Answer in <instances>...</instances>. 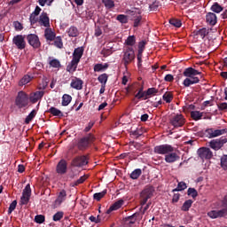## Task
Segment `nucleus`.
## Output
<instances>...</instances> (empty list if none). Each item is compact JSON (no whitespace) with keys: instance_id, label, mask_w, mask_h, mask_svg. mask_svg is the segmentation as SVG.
Wrapping results in <instances>:
<instances>
[{"instance_id":"obj_1","label":"nucleus","mask_w":227,"mask_h":227,"mask_svg":"<svg viewBox=\"0 0 227 227\" xmlns=\"http://www.w3.org/2000/svg\"><path fill=\"white\" fill-rule=\"evenodd\" d=\"M82 54H84V48L78 47L74 49L73 52V59L67 66V72H69V74H74V72L77 70V67L81 61V58H82Z\"/></svg>"},{"instance_id":"obj_2","label":"nucleus","mask_w":227,"mask_h":227,"mask_svg":"<svg viewBox=\"0 0 227 227\" xmlns=\"http://www.w3.org/2000/svg\"><path fill=\"white\" fill-rule=\"evenodd\" d=\"M97 138L95 137V135L93 133H89L85 137L80 138L76 144V146L80 152H84L95 143V140Z\"/></svg>"},{"instance_id":"obj_3","label":"nucleus","mask_w":227,"mask_h":227,"mask_svg":"<svg viewBox=\"0 0 227 227\" xmlns=\"http://www.w3.org/2000/svg\"><path fill=\"white\" fill-rule=\"evenodd\" d=\"M15 105L19 109L27 107V106L29 105V96H27L26 92L22 90L18 92L15 99Z\"/></svg>"},{"instance_id":"obj_4","label":"nucleus","mask_w":227,"mask_h":227,"mask_svg":"<svg viewBox=\"0 0 227 227\" xmlns=\"http://www.w3.org/2000/svg\"><path fill=\"white\" fill-rule=\"evenodd\" d=\"M134 59H136V53L134 52V48L128 47L124 51V54H123V58H122V63H123L125 68H127V67H129V65H130V63H132V61H134Z\"/></svg>"},{"instance_id":"obj_5","label":"nucleus","mask_w":227,"mask_h":227,"mask_svg":"<svg viewBox=\"0 0 227 227\" xmlns=\"http://www.w3.org/2000/svg\"><path fill=\"white\" fill-rule=\"evenodd\" d=\"M153 192H155V190H153V187L148 186L145 187L140 193V205L143 207L146 205L148 200L153 196Z\"/></svg>"},{"instance_id":"obj_6","label":"nucleus","mask_w":227,"mask_h":227,"mask_svg":"<svg viewBox=\"0 0 227 227\" xmlns=\"http://www.w3.org/2000/svg\"><path fill=\"white\" fill-rule=\"evenodd\" d=\"M154 153L158 155H167L171 153V152H175V147L171 145L164 144L160 145H156L153 149Z\"/></svg>"},{"instance_id":"obj_7","label":"nucleus","mask_w":227,"mask_h":227,"mask_svg":"<svg viewBox=\"0 0 227 227\" xmlns=\"http://www.w3.org/2000/svg\"><path fill=\"white\" fill-rule=\"evenodd\" d=\"M129 15H131V17L135 16L134 20V27H139L141 26V21L143 20V16L141 15V9L134 8L132 10L129 11Z\"/></svg>"},{"instance_id":"obj_8","label":"nucleus","mask_w":227,"mask_h":227,"mask_svg":"<svg viewBox=\"0 0 227 227\" xmlns=\"http://www.w3.org/2000/svg\"><path fill=\"white\" fill-rule=\"evenodd\" d=\"M197 153L201 160H210L214 157V153L208 147H200Z\"/></svg>"},{"instance_id":"obj_9","label":"nucleus","mask_w":227,"mask_h":227,"mask_svg":"<svg viewBox=\"0 0 227 227\" xmlns=\"http://www.w3.org/2000/svg\"><path fill=\"white\" fill-rule=\"evenodd\" d=\"M227 143V138L224 137H222L217 139H213L209 142V146L212 148V150H215V152H217V150H221L224 145Z\"/></svg>"},{"instance_id":"obj_10","label":"nucleus","mask_w":227,"mask_h":227,"mask_svg":"<svg viewBox=\"0 0 227 227\" xmlns=\"http://www.w3.org/2000/svg\"><path fill=\"white\" fill-rule=\"evenodd\" d=\"M29 200H31V184H27L23 189L20 205H27V203H29Z\"/></svg>"},{"instance_id":"obj_11","label":"nucleus","mask_w":227,"mask_h":227,"mask_svg":"<svg viewBox=\"0 0 227 227\" xmlns=\"http://www.w3.org/2000/svg\"><path fill=\"white\" fill-rule=\"evenodd\" d=\"M12 43L19 51L26 49V37L22 35H17L12 38Z\"/></svg>"},{"instance_id":"obj_12","label":"nucleus","mask_w":227,"mask_h":227,"mask_svg":"<svg viewBox=\"0 0 227 227\" xmlns=\"http://www.w3.org/2000/svg\"><path fill=\"white\" fill-rule=\"evenodd\" d=\"M170 124L175 129L184 127L185 125V118L182 114H176L170 119Z\"/></svg>"},{"instance_id":"obj_13","label":"nucleus","mask_w":227,"mask_h":227,"mask_svg":"<svg viewBox=\"0 0 227 227\" xmlns=\"http://www.w3.org/2000/svg\"><path fill=\"white\" fill-rule=\"evenodd\" d=\"M86 165H88V156L86 155L77 156L71 162V166L74 168H82V166Z\"/></svg>"},{"instance_id":"obj_14","label":"nucleus","mask_w":227,"mask_h":227,"mask_svg":"<svg viewBox=\"0 0 227 227\" xmlns=\"http://www.w3.org/2000/svg\"><path fill=\"white\" fill-rule=\"evenodd\" d=\"M27 40L29 45L33 47V49H40L42 43H40V38L38 37V35L35 34H29L27 35Z\"/></svg>"},{"instance_id":"obj_15","label":"nucleus","mask_w":227,"mask_h":227,"mask_svg":"<svg viewBox=\"0 0 227 227\" xmlns=\"http://www.w3.org/2000/svg\"><path fill=\"white\" fill-rule=\"evenodd\" d=\"M67 171H68V163L67 160L62 159L57 164L56 173H58V175H66Z\"/></svg>"},{"instance_id":"obj_16","label":"nucleus","mask_w":227,"mask_h":227,"mask_svg":"<svg viewBox=\"0 0 227 227\" xmlns=\"http://www.w3.org/2000/svg\"><path fill=\"white\" fill-rule=\"evenodd\" d=\"M227 133V129H214L213 128L206 129V134H207L210 139L214 137H219V136H223V134Z\"/></svg>"},{"instance_id":"obj_17","label":"nucleus","mask_w":227,"mask_h":227,"mask_svg":"<svg viewBox=\"0 0 227 227\" xmlns=\"http://www.w3.org/2000/svg\"><path fill=\"white\" fill-rule=\"evenodd\" d=\"M183 75L184 77L192 78V79H199L196 75H201V72L192 68V67H187L184 69Z\"/></svg>"},{"instance_id":"obj_18","label":"nucleus","mask_w":227,"mask_h":227,"mask_svg":"<svg viewBox=\"0 0 227 227\" xmlns=\"http://www.w3.org/2000/svg\"><path fill=\"white\" fill-rule=\"evenodd\" d=\"M208 217L211 219H218L226 216V209L222 208L220 210H211L207 213Z\"/></svg>"},{"instance_id":"obj_19","label":"nucleus","mask_w":227,"mask_h":227,"mask_svg":"<svg viewBox=\"0 0 227 227\" xmlns=\"http://www.w3.org/2000/svg\"><path fill=\"white\" fill-rule=\"evenodd\" d=\"M176 160H180V156L174 151L165 155V162L168 164H173V162H176Z\"/></svg>"},{"instance_id":"obj_20","label":"nucleus","mask_w":227,"mask_h":227,"mask_svg":"<svg viewBox=\"0 0 227 227\" xmlns=\"http://www.w3.org/2000/svg\"><path fill=\"white\" fill-rule=\"evenodd\" d=\"M39 23L44 27H51V20L49 19L47 12H43L41 13L39 17Z\"/></svg>"},{"instance_id":"obj_21","label":"nucleus","mask_w":227,"mask_h":227,"mask_svg":"<svg viewBox=\"0 0 227 227\" xmlns=\"http://www.w3.org/2000/svg\"><path fill=\"white\" fill-rule=\"evenodd\" d=\"M123 205H125V200H123V199H121L115 201L112 206H110L106 213L111 214V212H114V210H120V208H121Z\"/></svg>"},{"instance_id":"obj_22","label":"nucleus","mask_w":227,"mask_h":227,"mask_svg":"<svg viewBox=\"0 0 227 227\" xmlns=\"http://www.w3.org/2000/svg\"><path fill=\"white\" fill-rule=\"evenodd\" d=\"M206 22L209 24V26H215L217 24V15L214 12L207 13Z\"/></svg>"},{"instance_id":"obj_23","label":"nucleus","mask_w":227,"mask_h":227,"mask_svg":"<svg viewBox=\"0 0 227 227\" xmlns=\"http://www.w3.org/2000/svg\"><path fill=\"white\" fill-rule=\"evenodd\" d=\"M82 84H84V82H82V80H81V78L74 77V79H72L70 86L74 90H79L82 89Z\"/></svg>"},{"instance_id":"obj_24","label":"nucleus","mask_w":227,"mask_h":227,"mask_svg":"<svg viewBox=\"0 0 227 227\" xmlns=\"http://www.w3.org/2000/svg\"><path fill=\"white\" fill-rule=\"evenodd\" d=\"M44 37L49 42H54V40L56 39V33L52 31V28L47 27L44 30Z\"/></svg>"},{"instance_id":"obj_25","label":"nucleus","mask_w":227,"mask_h":227,"mask_svg":"<svg viewBox=\"0 0 227 227\" xmlns=\"http://www.w3.org/2000/svg\"><path fill=\"white\" fill-rule=\"evenodd\" d=\"M198 82H200V78L186 77L184 80L183 84L184 88H189V86H192V84H198Z\"/></svg>"},{"instance_id":"obj_26","label":"nucleus","mask_w":227,"mask_h":227,"mask_svg":"<svg viewBox=\"0 0 227 227\" xmlns=\"http://www.w3.org/2000/svg\"><path fill=\"white\" fill-rule=\"evenodd\" d=\"M43 95L44 92L43 90L35 92L29 98L30 102H33V104H36V101L42 99L43 98Z\"/></svg>"},{"instance_id":"obj_27","label":"nucleus","mask_w":227,"mask_h":227,"mask_svg":"<svg viewBox=\"0 0 227 227\" xmlns=\"http://www.w3.org/2000/svg\"><path fill=\"white\" fill-rule=\"evenodd\" d=\"M65 200H67V191L62 190L60 191L58 198L56 199L55 203L56 205H61V203H63Z\"/></svg>"},{"instance_id":"obj_28","label":"nucleus","mask_w":227,"mask_h":227,"mask_svg":"<svg viewBox=\"0 0 227 227\" xmlns=\"http://www.w3.org/2000/svg\"><path fill=\"white\" fill-rule=\"evenodd\" d=\"M68 36H70L71 38H75L77 36H79V29L76 27H70L68 28V30L67 31Z\"/></svg>"},{"instance_id":"obj_29","label":"nucleus","mask_w":227,"mask_h":227,"mask_svg":"<svg viewBox=\"0 0 227 227\" xmlns=\"http://www.w3.org/2000/svg\"><path fill=\"white\" fill-rule=\"evenodd\" d=\"M109 68V64H96L94 65V72H106Z\"/></svg>"},{"instance_id":"obj_30","label":"nucleus","mask_w":227,"mask_h":227,"mask_svg":"<svg viewBox=\"0 0 227 227\" xmlns=\"http://www.w3.org/2000/svg\"><path fill=\"white\" fill-rule=\"evenodd\" d=\"M48 113H51L52 114V116H58L59 118H63L64 114L63 112H61V110L51 106L49 110Z\"/></svg>"},{"instance_id":"obj_31","label":"nucleus","mask_w":227,"mask_h":227,"mask_svg":"<svg viewBox=\"0 0 227 227\" xmlns=\"http://www.w3.org/2000/svg\"><path fill=\"white\" fill-rule=\"evenodd\" d=\"M191 118L194 120V121H198L203 118V112L200 111H192Z\"/></svg>"},{"instance_id":"obj_32","label":"nucleus","mask_w":227,"mask_h":227,"mask_svg":"<svg viewBox=\"0 0 227 227\" xmlns=\"http://www.w3.org/2000/svg\"><path fill=\"white\" fill-rule=\"evenodd\" d=\"M210 10L214 13H221V12H223V10H224V7L221 6V4H219V3L215 2L213 4V5L211 6Z\"/></svg>"},{"instance_id":"obj_33","label":"nucleus","mask_w":227,"mask_h":227,"mask_svg":"<svg viewBox=\"0 0 227 227\" xmlns=\"http://www.w3.org/2000/svg\"><path fill=\"white\" fill-rule=\"evenodd\" d=\"M192 200H187L184 202L181 210L183 212H189V208H191L192 207Z\"/></svg>"},{"instance_id":"obj_34","label":"nucleus","mask_w":227,"mask_h":227,"mask_svg":"<svg viewBox=\"0 0 227 227\" xmlns=\"http://www.w3.org/2000/svg\"><path fill=\"white\" fill-rule=\"evenodd\" d=\"M70 102H72V96L68 95V94H64L62 96V106L64 107H67V106H69Z\"/></svg>"},{"instance_id":"obj_35","label":"nucleus","mask_w":227,"mask_h":227,"mask_svg":"<svg viewBox=\"0 0 227 227\" xmlns=\"http://www.w3.org/2000/svg\"><path fill=\"white\" fill-rule=\"evenodd\" d=\"M162 98L167 104H171L173 102V93L167 91L163 94Z\"/></svg>"},{"instance_id":"obj_36","label":"nucleus","mask_w":227,"mask_h":227,"mask_svg":"<svg viewBox=\"0 0 227 227\" xmlns=\"http://www.w3.org/2000/svg\"><path fill=\"white\" fill-rule=\"evenodd\" d=\"M109 79V75H107V74L104 73L102 74H100L98 77V82H100L101 85H105L107 84V80Z\"/></svg>"},{"instance_id":"obj_37","label":"nucleus","mask_w":227,"mask_h":227,"mask_svg":"<svg viewBox=\"0 0 227 227\" xmlns=\"http://www.w3.org/2000/svg\"><path fill=\"white\" fill-rule=\"evenodd\" d=\"M187 189V184L185 182H179L177 187L172 190V192H178L180 191H185Z\"/></svg>"},{"instance_id":"obj_38","label":"nucleus","mask_w":227,"mask_h":227,"mask_svg":"<svg viewBox=\"0 0 227 227\" xmlns=\"http://www.w3.org/2000/svg\"><path fill=\"white\" fill-rule=\"evenodd\" d=\"M36 116V110H32L30 114L26 117L25 123L26 125H28V123H31L33 121V119Z\"/></svg>"},{"instance_id":"obj_39","label":"nucleus","mask_w":227,"mask_h":227,"mask_svg":"<svg viewBox=\"0 0 227 227\" xmlns=\"http://www.w3.org/2000/svg\"><path fill=\"white\" fill-rule=\"evenodd\" d=\"M49 65L52 68H61V62H59L58 59H52L51 60H50Z\"/></svg>"},{"instance_id":"obj_40","label":"nucleus","mask_w":227,"mask_h":227,"mask_svg":"<svg viewBox=\"0 0 227 227\" xmlns=\"http://www.w3.org/2000/svg\"><path fill=\"white\" fill-rule=\"evenodd\" d=\"M142 173L143 171L141 168H137L130 174V178H132V180H137V178L141 176Z\"/></svg>"},{"instance_id":"obj_41","label":"nucleus","mask_w":227,"mask_h":227,"mask_svg":"<svg viewBox=\"0 0 227 227\" xmlns=\"http://www.w3.org/2000/svg\"><path fill=\"white\" fill-rule=\"evenodd\" d=\"M137 217H139V213H135L132 215L126 217V221L129 223V224H134L137 220Z\"/></svg>"},{"instance_id":"obj_42","label":"nucleus","mask_w":227,"mask_h":227,"mask_svg":"<svg viewBox=\"0 0 227 227\" xmlns=\"http://www.w3.org/2000/svg\"><path fill=\"white\" fill-rule=\"evenodd\" d=\"M126 45H129V47H133V45H136V36L135 35H129L125 41Z\"/></svg>"},{"instance_id":"obj_43","label":"nucleus","mask_w":227,"mask_h":227,"mask_svg":"<svg viewBox=\"0 0 227 227\" xmlns=\"http://www.w3.org/2000/svg\"><path fill=\"white\" fill-rule=\"evenodd\" d=\"M107 194V190H103L101 192L94 193L93 198L97 201H100L101 198H104Z\"/></svg>"},{"instance_id":"obj_44","label":"nucleus","mask_w":227,"mask_h":227,"mask_svg":"<svg viewBox=\"0 0 227 227\" xmlns=\"http://www.w3.org/2000/svg\"><path fill=\"white\" fill-rule=\"evenodd\" d=\"M88 176H82L79 179L73 183L72 187H77V185H81V184H84L86 182Z\"/></svg>"},{"instance_id":"obj_45","label":"nucleus","mask_w":227,"mask_h":227,"mask_svg":"<svg viewBox=\"0 0 227 227\" xmlns=\"http://www.w3.org/2000/svg\"><path fill=\"white\" fill-rule=\"evenodd\" d=\"M29 82H31V77L28 74H26L20 81V86H25V84Z\"/></svg>"},{"instance_id":"obj_46","label":"nucleus","mask_w":227,"mask_h":227,"mask_svg":"<svg viewBox=\"0 0 227 227\" xmlns=\"http://www.w3.org/2000/svg\"><path fill=\"white\" fill-rule=\"evenodd\" d=\"M207 35H208V30H207V28H200L196 32V35L197 36H200V38H205V36H207Z\"/></svg>"},{"instance_id":"obj_47","label":"nucleus","mask_w":227,"mask_h":227,"mask_svg":"<svg viewBox=\"0 0 227 227\" xmlns=\"http://www.w3.org/2000/svg\"><path fill=\"white\" fill-rule=\"evenodd\" d=\"M35 223H36L37 224H43V223H45V215H36L35 216Z\"/></svg>"},{"instance_id":"obj_48","label":"nucleus","mask_w":227,"mask_h":227,"mask_svg":"<svg viewBox=\"0 0 227 227\" xmlns=\"http://www.w3.org/2000/svg\"><path fill=\"white\" fill-rule=\"evenodd\" d=\"M146 97L147 98H150V97H152L153 95H157V93H159V90L155 89V88H149L146 91Z\"/></svg>"},{"instance_id":"obj_49","label":"nucleus","mask_w":227,"mask_h":227,"mask_svg":"<svg viewBox=\"0 0 227 227\" xmlns=\"http://www.w3.org/2000/svg\"><path fill=\"white\" fill-rule=\"evenodd\" d=\"M102 3L105 4L106 8L111 10L114 8V0H102Z\"/></svg>"},{"instance_id":"obj_50","label":"nucleus","mask_w":227,"mask_h":227,"mask_svg":"<svg viewBox=\"0 0 227 227\" xmlns=\"http://www.w3.org/2000/svg\"><path fill=\"white\" fill-rule=\"evenodd\" d=\"M169 24H171V26H174V27H182V21L177 19L169 20Z\"/></svg>"},{"instance_id":"obj_51","label":"nucleus","mask_w":227,"mask_h":227,"mask_svg":"<svg viewBox=\"0 0 227 227\" xmlns=\"http://www.w3.org/2000/svg\"><path fill=\"white\" fill-rule=\"evenodd\" d=\"M65 213L63 211H59L53 215V221H55V223H58V221H61Z\"/></svg>"},{"instance_id":"obj_52","label":"nucleus","mask_w":227,"mask_h":227,"mask_svg":"<svg viewBox=\"0 0 227 227\" xmlns=\"http://www.w3.org/2000/svg\"><path fill=\"white\" fill-rule=\"evenodd\" d=\"M221 168L226 171L227 169V154H224L221 157Z\"/></svg>"},{"instance_id":"obj_53","label":"nucleus","mask_w":227,"mask_h":227,"mask_svg":"<svg viewBox=\"0 0 227 227\" xmlns=\"http://www.w3.org/2000/svg\"><path fill=\"white\" fill-rule=\"evenodd\" d=\"M146 43H147V42H146V40H143V41H140L139 43H138V52H145V47H146Z\"/></svg>"},{"instance_id":"obj_54","label":"nucleus","mask_w":227,"mask_h":227,"mask_svg":"<svg viewBox=\"0 0 227 227\" xmlns=\"http://www.w3.org/2000/svg\"><path fill=\"white\" fill-rule=\"evenodd\" d=\"M54 45L55 47H58V49H63V40L59 36H58L54 40Z\"/></svg>"},{"instance_id":"obj_55","label":"nucleus","mask_w":227,"mask_h":227,"mask_svg":"<svg viewBox=\"0 0 227 227\" xmlns=\"http://www.w3.org/2000/svg\"><path fill=\"white\" fill-rule=\"evenodd\" d=\"M135 98H137L138 100H141V98H143L144 100H148V96H146V91H145V92H137L135 95Z\"/></svg>"},{"instance_id":"obj_56","label":"nucleus","mask_w":227,"mask_h":227,"mask_svg":"<svg viewBox=\"0 0 227 227\" xmlns=\"http://www.w3.org/2000/svg\"><path fill=\"white\" fill-rule=\"evenodd\" d=\"M117 20L121 22V24H127L129 22V19H127V16L125 14H119L117 16Z\"/></svg>"},{"instance_id":"obj_57","label":"nucleus","mask_w":227,"mask_h":227,"mask_svg":"<svg viewBox=\"0 0 227 227\" xmlns=\"http://www.w3.org/2000/svg\"><path fill=\"white\" fill-rule=\"evenodd\" d=\"M188 196H192L193 200L195 198H198V191H196L194 188H189L187 191Z\"/></svg>"},{"instance_id":"obj_58","label":"nucleus","mask_w":227,"mask_h":227,"mask_svg":"<svg viewBox=\"0 0 227 227\" xmlns=\"http://www.w3.org/2000/svg\"><path fill=\"white\" fill-rule=\"evenodd\" d=\"M15 208H17V200H13L8 208V215H10V214H12V212H13V210H15Z\"/></svg>"},{"instance_id":"obj_59","label":"nucleus","mask_w":227,"mask_h":227,"mask_svg":"<svg viewBox=\"0 0 227 227\" xmlns=\"http://www.w3.org/2000/svg\"><path fill=\"white\" fill-rule=\"evenodd\" d=\"M143 134V128H138L136 130L131 131L132 136H136L137 137H141Z\"/></svg>"},{"instance_id":"obj_60","label":"nucleus","mask_w":227,"mask_h":227,"mask_svg":"<svg viewBox=\"0 0 227 227\" xmlns=\"http://www.w3.org/2000/svg\"><path fill=\"white\" fill-rule=\"evenodd\" d=\"M149 8L152 12H157V10H159V2H153L151 5H149Z\"/></svg>"},{"instance_id":"obj_61","label":"nucleus","mask_w":227,"mask_h":227,"mask_svg":"<svg viewBox=\"0 0 227 227\" xmlns=\"http://www.w3.org/2000/svg\"><path fill=\"white\" fill-rule=\"evenodd\" d=\"M93 125H95V121H90L88 125L85 127V129H83V132H90V130H91V129H93Z\"/></svg>"},{"instance_id":"obj_62","label":"nucleus","mask_w":227,"mask_h":227,"mask_svg":"<svg viewBox=\"0 0 227 227\" xmlns=\"http://www.w3.org/2000/svg\"><path fill=\"white\" fill-rule=\"evenodd\" d=\"M13 26H14L16 31H22V29H24V27L19 21H14Z\"/></svg>"},{"instance_id":"obj_63","label":"nucleus","mask_w":227,"mask_h":227,"mask_svg":"<svg viewBox=\"0 0 227 227\" xmlns=\"http://www.w3.org/2000/svg\"><path fill=\"white\" fill-rule=\"evenodd\" d=\"M101 54L104 56V58H107V56H111V54H113V51L111 49L103 50Z\"/></svg>"},{"instance_id":"obj_64","label":"nucleus","mask_w":227,"mask_h":227,"mask_svg":"<svg viewBox=\"0 0 227 227\" xmlns=\"http://www.w3.org/2000/svg\"><path fill=\"white\" fill-rule=\"evenodd\" d=\"M216 106L219 111H227V103H219Z\"/></svg>"}]
</instances>
